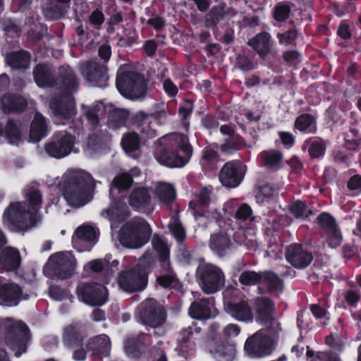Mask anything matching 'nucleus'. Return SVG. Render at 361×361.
<instances>
[{"mask_svg":"<svg viewBox=\"0 0 361 361\" xmlns=\"http://www.w3.org/2000/svg\"><path fill=\"white\" fill-rule=\"evenodd\" d=\"M0 338L14 352L16 357H19L26 353L29 332L25 324L15 322L9 318L0 319Z\"/></svg>","mask_w":361,"mask_h":361,"instance_id":"obj_6","label":"nucleus"},{"mask_svg":"<svg viewBox=\"0 0 361 361\" xmlns=\"http://www.w3.org/2000/svg\"><path fill=\"white\" fill-rule=\"evenodd\" d=\"M184 104L178 108V115L181 118L182 124L188 129L190 126L189 118L193 111V101L190 99H184Z\"/></svg>","mask_w":361,"mask_h":361,"instance_id":"obj_54","label":"nucleus"},{"mask_svg":"<svg viewBox=\"0 0 361 361\" xmlns=\"http://www.w3.org/2000/svg\"><path fill=\"white\" fill-rule=\"evenodd\" d=\"M59 75L63 87L68 92H73L78 82L73 71L69 66H62L59 68Z\"/></svg>","mask_w":361,"mask_h":361,"instance_id":"obj_43","label":"nucleus"},{"mask_svg":"<svg viewBox=\"0 0 361 361\" xmlns=\"http://www.w3.org/2000/svg\"><path fill=\"white\" fill-rule=\"evenodd\" d=\"M152 121V115L144 111L137 112L133 118V124L140 128L142 134L146 135L148 137H152L155 135V130L150 126Z\"/></svg>","mask_w":361,"mask_h":361,"instance_id":"obj_40","label":"nucleus"},{"mask_svg":"<svg viewBox=\"0 0 361 361\" xmlns=\"http://www.w3.org/2000/svg\"><path fill=\"white\" fill-rule=\"evenodd\" d=\"M270 329H261L252 336L248 337L245 343L244 349L250 355L262 357L271 352L274 340L279 334H274Z\"/></svg>","mask_w":361,"mask_h":361,"instance_id":"obj_10","label":"nucleus"},{"mask_svg":"<svg viewBox=\"0 0 361 361\" xmlns=\"http://www.w3.org/2000/svg\"><path fill=\"white\" fill-rule=\"evenodd\" d=\"M291 12L290 6L286 1H281L276 4L273 9V18L279 22H286L290 17Z\"/></svg>","mask_w":361,"mask_h":361,"instance_id":"obj_51","label":"nucleus"},{"mask_svg":"<svg viewBox=\"0 0 361 361\" xmlns=\"http://www.w3.org/2000/svg\"><path fill=\"white\" fill-rule=\"evenodd\" d=\"M231 240L228 235L224 232L213 233L209 239V247L219 256H224L226 249L230 246Z\"/></svg>","mask_w":361,"mask_h":361,"instance_id":"obj_37","label":"nucleus"},{"mask_svg":"<svg viewBox=\"0 0 361 361\" xmlns=\"http://www.w3.org/2000/svg\"><path fill=\"white\" fill-rule=\"evenodd\" d=\"M128 116V111L114 107V128L125 126Z\"/></svg>","mask_w":361,"mask_h":361,"instance_id":"obj_63","label":"nucleus"},{"mask_svg":"<svg viewBox=\"0 0 361 361\" xmlns=\"http://www.w3.org/2000/svg\"><path fill=\"white\" fill-rule=\"evenodd\" d=\"M308 143H310L308 153L311 159H319L324 156L326 145L322 139L315 140L312 142L310 140H306L305 144L307 145Z\"/></svg>","mask_w":361,"mask_h":361,"instance_id":"obj_47","label":"nucleus"},{"mask_svg":"<svg viewBox=\"0 0 361 361\" xmlns=\"http://www.w3.org/2000/svg\"><path fill=\"white\" fill-rule=\"evenodd\" d=\"M1 102V109L4 113L23 111L27 104L24 98L10 94L4 95Z\"/></svg>","mask_w":361,"mask_h":361,"instance_id":"obj_38","label":"nucleus"},{"mask_svg":"<svg viewBox=\"0 0 361 361\" xmlns=\"http://www.w3.org/2000/svg\"><path fill=\"white\" fill-rule=\"evenodd\" d=\"M59 187L64 198L71 206H83L92 198L93 178L82 170L68 171L62 176Z\"/></svg>","mask_w":361,"mask_h":361,"instance_id":"obj_2","label":"nucleus"},{"mask_svg":"<svg viewBox=\"0 0 361 361\" xmlns=\"http://www.w3.org/2000/svg\"><path fill=\"white\" fill-rule=\"evenodd\" d=\"M156 283L165 289H176L178 285L179 284V280L176 272L165 273L157 276Z\"/></svg>","mask_w":361,"mask_h":361,"instance_id":"obj_49","label":"nucleus"},{"mask_svg":"<svg viewBox=\"0 0 361 361\" xmlns=\"http://www.w3.org/2000/svg\"><path fill=\"white\" fill-rule=\"evenodd\" d=\"M149 336L148 334L142 333L127 338L124 343L126 354L133 358L140 357L146 348V339Z\"/></svg>","mask_w":361,"mask_h":361,"instance_id":"obj_27","label":"nucleus"},{"mask_svg":"<svg viewBox=\"0 0 361 361\" xmlns=\"http://www.w3.org/2000/svg\"><path fill=\"white\" fill-rule=\"evenodd\" d=\"M33 75L35 82L39 87H49L54 84L51 68L49 66L37 65L33 71Z\"/></svg>","mask_w":361,"mask_h":361,"instance_id":"obj_39","label":"nucleus"},{"mask_svg":"<svg viewBox=\"0 0 361 361\" xmlns=\"http://www.w3.org/2000/svg\"><path fill=\"white\" fill-rule=\"evenodd\" d=\"M133 183V180L127 173H122L114 177V189H117L118 192L128 190Z\"/></svg>","mask_w":361,"mask_h":361,"instance_id":"obj_55","label":"nucleus"},{"mask_svg":"<svg viewBox=\"0 0 361 361\" xmlns=\"http://www.w3.org/2000/svg\"><path fill=\"white\" fill-rule=\"evenodd\" d=\"M0 298L3 303L7 306L17 305L21 299H26L23 296L22 290L16 283H5L0 286Z\"/></svg>","mask_w":361,"mask_h":361,"instance_id":"obj_26","label":"nucleus"},{"mask_svg":"<svg viewBox=\"0 0 361 361\" xmlns=\"http://www.w3.org/2000/svg\"><path fill=\"white\" fill-rule=\"evenodd\" d=\"M6 60L12 68H27L30 64V56L23 51L13 52L7 55Z\"/></svg>","mask_w":361,"mask_h":361,"instance_id":"obj_42","label":"nucleus"},{"mask_svg":"<svg viewBox=\"0 0 361 361\" xmlns=\"http://www.w3.org/2000/svg\"><path fill=\"white\" fill-rule=\"evenodd\" d=\"M169 230L178 243H183L186 238L185 231L180 222L177 221L169 226Z\"/></svg>","mask_w":361,"mask_h":361,"instance_id":"obj_60","label":"nucleus"},{"mask_svg":"<svg viewBox=\"0 0 361 361\" xmlns=\"http://www.w3.org/2000/svg\"><path fill=\"white\" fill-rule=\"evenodd\" d=\"M20 264L18 250L13 247H6L0 254V264L6 271L17 269Z\"/></svg>","mask_w":361,"mask_h":361,"instance_id":"obj_33","label":"nucleus"},{"mask_svg":"<svg viewBox=\"0 0 361 361\" xmlns=\"http://www.w3.org/2000/svg\"><path fill=\"white\" fill-rule=\"evenodd\" d=\"M152 232L150 225L144 218L135 216L123 224L118 233V240L125 247L138 249L149 242Z\"/></svg>","mask_w":361,"mask_h":361,"instance_id":"obj_5","label":"nucleus"},{"mask_svg":"<svg viewBox=\"0 0 361 361\" xmlns=\"http://www.w3.org/2000/svg\"><path fill=\"white\" fill-rule=\"evenodd\" d=\"M153 262L150 255H143L135 265L121 271L117 279L120 288L130 293L143 291L147 286Z\"/></svg>","mask_w":361,"mask_h":361,"instance_id":"obj_4","label":"nucleus"},{"mask_svg":"<svg viewBox=\"0 0 361 361\" xmlns=\"http://www.w3.org/2000/svg\"><path fill=\"white\" fill-rule=\"evenodd\" d=\"M245 168V165L240 161L226 162L219 173L220 183L228 188H237L244 179Z\"/></svg>","mask_w":361,"mask_h":361,"instance_id":"obj_13","label":"nucleus"},{"mask_svg":"<svg viewBox=\"0 0 361 361\" xmlns=\"http://www.w3.org/2000/svg\"><path fill=\"white\" fill-rule=\"evenodd\" d=\"M261 166L276 171L283 160V154L276 149L264 150L258 155Z\"/></svg>","mask_w":361,"mask_h":361,"instance_id":"obj_29","label":"nucleus"},{"mask_svg":"<svg viewBox=\"0 0 361 361\" xmlns=\"http://www.w3.org/2000/svg\"><path fill=\"white\" fill-rule=\"evenodd\" d=\"M211 191L207 188H202L196 200L189 202V207L191 209L196 210L197 208L205 209L210 202Z\"/></svg>","mask_w":361,"mask_h":361,"instance_id":"obj_50","label":"nucleus"},{"mask_svg":"<svg viewBox=\"0 0 361 361\" xmlns=\"http://www.w3.org/2000/svg\"><path fill=\"white\" fill-rule=\"evenodd\" d=\"M256 321L262 325H266L264 329H270L274 334H279L281 330L280 323L275 319L274 312L275 304L274 301L267 297L257 298L255 303Z\"/></svg>","mask_w":361,"mask_h":361,"instance_id":"obj_12","label":"nucleus"},{"mask_svg":"<svg viewBox=\"0 0 361 361\" xmlns=\"http://www.w3.org/2000/svg\"><path fill=\"white\" fill-rule=\"evenodd\" d=\"M300 35L299 31L295 27H292L283 32H279L276 35L279 43L286 47L296 46V40Z\"/></svg>","mask_w":361,"mask_h":361,"instance_id":"obj_46","label":"nucleus"},{"mask_svg":"<svg viewBox=\"0 0 361 361\" xmlns=\"http://www.w3.org/2000/svg\"><path fill=\"white\" fill-rule=\"evenodd\" d=\"M77 294L80 300L90 306L102 305L106 300V288L100 284H80Z\"/></svg>","mask_w":361,"mask_h":361,"instance_id":"obj_16","label":"nucleus"},{"mask_svg":"<svg viewBox=\"0 0 361 361\" xmlns=\"http://www.w3.org/2000/svg\"><path fill=\"white\" fill-rule=\"evenodd\" d=\"M325 342L331 349L338 353L343 352L345 348V343L339 335L331 334L326 337Z\"/></svg>","mask_w":361,"mask_h":361,"instance_id":"obj_58","label":"nucleus"},{"mask_svg":"<svg viewBox=\"0 0 361 361\" xmlns=\"http://www.w3.org/2000/svg\"><path fill=\"white\" fill-rule=\"evenodd\" d=\"M47 134V126L45 118L36 113L30 125V139L32 142H39Z\"/></svg>","mask_w":361,"mask_h":361,"instance_id":"obj_35","label":"nucleus"},{"mask_svg":"<svg viewBox=\"0 0 361 361\" xmlns=\"http://www.w3.org/2000/svg\"><path fill=\"white\" fill-rule=\"evenodd\" d=\"M151 202V195L145 187H137L133 189L128 196V204L135 211L141 212Z\"/></svg>","mask_w":361,"mask_h":361,"instance_id":"obj_24","label":"nucleus"},{"mask_svg":"<svg viewBox=\"0 0 361 361\" xmlns=\"http://www.w3.org/2000/svg\"><path fill=\"white\" fill-rule=\"evenodd\" d=\"M252 210L247 204H242L235 211L233 217L239 222H244L247 219H251Z\"/></svg>","mask_w":361,"mask_h":361,"instance_id":"obj_59","label":"nucleus"},{"mask_svg":"<svg viewBox=\"0 0 361 361\" xmlns=\"http://www.w3.org/2000/svg\"><path fill=\"white\" fill-rule=\"evenodd\" d=\"M261 285L266 288V292L282 293L284 289V281L279 275L272 271H262Z\"/></svg>","mask_w":361,"mask_h":361,"instance_id":"obj_30","label":"nucleus"},{"mask_svg":"<svg viewBox=\"0 0 361 361\" xmlns=\"http://www.w3.org/2000/svg\"><path fill=\"white\" fill-rule=\"evenodd\" d=\"M196 276L201 289L207 294L219 291L225 283L222 270L211 264H200L196 269Z\"/></svg>","mask_w":361,"mask_h":361,"instance_id":"obj_9","label":"nucleus"},{"mask_svg":"<svg viewBox=\"0 0 361 361\" xmlns=\"http://www.w3.org/2000/svg\"><path fill=\"white\" fill-rule=\"evenodd\" d=\"M286 261L298 269L307 267L313 260L312 252L300 243H292L286 247Z\"/></svg>","mask_w":361,"mask_h":361,"instance_id":"obj_17","label":"nucleus"},{"mask_svg":"<svg viewBox=\"0 0 361 361\" xmlns=\"http://www.w3.org/2000/svg\"><path fill=\"white\" fill-rule=\"evenodd\" d=\"M317 116L304 113L295 120L294 130L305 134H315L317 131Z\"/></svg>","mask_w":361,"mask_h":361,"instance_id":"obj_28","label":"nucleus"},{"mask_svg":"<svg viewBox=\"0 0 361 361\" xmlns=\"http://www.w3.org/2000/svg\"><path fill=\"white\" fill-rule=\"evenodd\" d=\"M262 271H244L239 276V282L245 286L261 285Z\"/></svg>","mask_w":361,"mask_h":361,"instance_id":"obj_53","label":"nucleus"},{"mask_svg":"<svg viewBox=\"0 0 361 361\" xmlns=\"http://www.w3.org/2000/svg\"><path fill=\"white\" fill-rule=\"evenodd\" d=\"M167 314L164 307L154 298H147L139 307V318L143 324L157 328L166 321Z\"/></svg>","mask_w":361,"mask_h":361,"instance_id":"obj_11","label":"nucleus"},{"mask_svg":"<svg viewBox=\"0 0 361 361\" xmlns=\"http://www.w3.org/2000/svg\"><path fill=\"white\" fill-rule=\"evenodd\" d=\"M64 341L70 347H73L75 343L80 342L79 335L75 331L73 326H69L66 329L64 332Z\"/></svg>","mask_w":361,"mask_h":361,"instance_id":"obj_62","label":"nucleus"},{"mask_svg":"<svg viewBox=\"0 0 361 361\" xmlns=\"http://www.w3.org/2000/svg\"><path fill=\"white\" fill-rule=\"evenodd\" d=\"M344 300L349 307H357L360 301L361 295L359 290H348L343 295Z\"/></svg>","mask_w":361,"mask_h":361,"instance_id":"obj_61","label":"nucleus"},{"mask_svg":"<svg viewBox=\"0 0 361 361\" xmlns=\"http://www.w3.org/2000/svg\"><path fill=\"white\" fill-rule=\"evenodd\" d=\"M201 331V327L197 325V322H193L187 328L183 329L180 331L178 349L180 354L185 358H188L192 354L195 345L194 341L197 338Z\"/></svg>","mask_w":361,"mask_h":361,"instance_id":"obj_18","label":"nucleus"},{"mask_svg":"<svg viewBox=\"0 0 361 361\" xmlns=\"http://www.w3.org/2000/svg\"><path fill=\"white\" fill-rule=\"evenodd\" d=\"M116 87L123 97L132 101L142 99L147 94V80L142 73L137 71L118 73Z\"/></svg>","mask_w":361,"mask_h":361,"instance_id":"obj_7","label":"nucleus"},{"mask_svg":"<svg viewBox=\"0 0 361 361\" xmlns=\"http://www.w3.org/2000/svg\"><path fill=\"white\" fill-rule=\"evenodd\" d=\"M312 361H341L334 352H319Z\"/></svg>","mask_w":361,"mask_h":361,"instance_id":"obj_64","label":"nucleus"},{"mask_svg":"<svg viewBox=\"0 0 361 361\" xmlns=\"http://www.w3.org/2000/svg\"><path fill=\"white\" fill-rule=\"evenodd\" d=\"M75 234L80 243L87 244L84 251H90L97 240V233L94 228L88 225L79 226Z\"/></svg>","mask_w":361,"mask_h":361,"instance_id":"obj_36","label":"nucleus"},{"mask_svg":"<svg viewBox=\"0 0 361 361\" xmlns=\"http://www.w3.org/2000/svg\"><path fill=\"white\" fill-rule=\"evenodd\" d=\"M80 71L87 81L97 86H104L108 80L106 66L96 62L84 63L80 67Z\"/></svg>","mask_w":361,"mask_h":361,"instance_id":"obj_20","label":"nucleus"},{"mask_svg":"<svg viewBox=\"0 0 361 361\" xmlns=\"http://www.w3.org/2000/svg\"><path fill=\"white\" fill-rule=\"evenodd\" d=\"M318 225L324 231V237L331 248L338 247L343 240L341 230L334 217L328 212H322L317 217Z\"/></svg>","mask_w":361,"mask_h":361,"instance_id":"obj_15","label":"nucleus"},{"mask_svg":"<svg viewBox=\"0 0 361 361\" xmlns=\"http://www.w3.org/2000/svg\"><path fill=\"white\" fill-rule=\"evenodd\" d=\"M245 147L244 138L239 134H235L224 140L221 145V151L224 153L232 154L237 151L243 149Z\"/></svg>","mask_w":361,"mask_h":361,"instance_id":"obj_41","label":"nucleus"},{"mask_svg":"<svg viewBox=\"0 0 361 361\" xmlns=\"http://www.w3.org/2000/svg\"><path fill=\"white\" fill-rule=\"evenodd\" d=\"M73 145V137L63 133L55 141L47 144L45 146V151L51 157L61 159L68 155L72 151L75 152Z\"/></svg>","mask_w":361,"mask_h":361,"instance_id":"obj_19","label":"nucleus"},{"mask_svg":"<svg viewBox=\"0 0 361 361\" xmlns=\"http://www.w3.org/2000/svg\"><path fill=\"white\" fill-rule=\"evenodd\" d=\"M215 346L210 350L218 361H233L235 356V346L228 342H214Z\"/></svg>","mask_w":361,"mask_h":361,"instance_id":"obj_32","label":"nucleus"},{"mask_svg":"<svg viewBox=\"0 0 361 361\" xmlns=\"http://www.w3.org/2000/svg\"><path fill=\"white\" fill-rule=\"evenodd\" d=\"M26 198L30 203L29 207L25 202H12L3 213L4 225L13 231H27L36 224L35 214L42 203V195L37 189L31 188Z\"/></svg>","mask_w":361,"mask_h":361,"instance_id":"obj_1","label":"nucleus"},{"mask_svg":"<svg viewBox=\"0 0 361 361\" xmlns=\"http://www.w3.org/2000/svg\"><path fill=\"white\" fill-rule=\"evenodd\" d=\"M336 35L339 39L345 42L352 39L353 33L349 20L344 19L341 20L336 30Z\"/></svg>","mask_w":361,"mask_h":361,"instance_id":"obj_56","label":"nucleus"},{"mask_svg":"<svg viewBox=\"0 0 361 361\" xmlns=\"http://www.w3.org/2000/svg\"><path fill=\"white\" fill-rule=\"evenodd\" d=\"M87 347L94 354L106 357L111 353V340L106 335H100L90 339Z\"/></svg>","mask_w":361,"mask_h":361,"instance_id":"obj_34","label":"nucleus"},{"mask_svg":"<svg viewBox=\"0 0 361 361\" xmlns=\"http://www.w3.org/2000/svg\"><path fill=\"white\" fill-rule=\"evenodd\" d=\"M49 264L54 274L59 279L71 277L76 267V259L72 253L58 252L51 255Z\"/></svg>","mask_w":361,"mask_h":361,"instance_id":"obj_14","label":"nucleus"},{"mask_svg":"<svg viewBox=\"0 0 361 361\" xmlns=\"http://www.w3.org/2000/svg\"><path fill=\"white\" fill-rule=\"evenodd\" d=\"M50 107L56 118L57 124L66 123L75 115V109L73 102L68 101L66 103L58 102L56 99L50 101Z\"/></svg>","mask_w":361,"mask_h":361,"instance_id":"obj_23","label":"nucleus"},{"mask_svg":"<svg viewBox=\"0 0 361 361\" xmlns=\"http://www.w3.org/2000/svg\"><path fill=\"white\" fill-rule=\"evenodd\" d=\"M219 160L217 145H209L202 149L200 164L204 170L212 171L216 169Z\"/></svg>","mask_w":361,"mask_h":361,"instance_id":"obj_31","label":"nucleus"},{"mask_svg":"<svg viewBox=\"0 0 361 361\" xmlns=\"http://www.w3.org/2000/svg\"><path fill=\"white\" fill-rule=\"evenodd\" d=\"M20 135V123L17 121H8L5 128V135L8 143L11 145H18Z\"/></svg>","mask_w":361,"mask_h":361,"instance_id":"obj_45","label":"nucleus"},{"mask_svg":"<svg viewBox=\"0 0 361 361\" xmlns=\"http://www.w3.org/2000/svg\"><path fill=\"white\" fill-rule=\"evenodd\" d=\"M305 202L296 200L288 205L290 213L297 219L306 220L313 214L312 211L307 209Z\"/></svg>","mask_w":361,"mask_h":361,"instance_id":"obj_44","label":"nucleus"},{"mask_svg":"<svg viewBox=\"0 0 361 361\" xmlns=\"http://www.w3.org/2000/svg\"><path fill=\"white\" fill-rule=\"evenodd\" d=\"M224 310L237 321L251 323L254 314L245 294L239 289L226 288L223 292Z\"/></svg>","mask_w":361,"mask_h":361,"instance_id":"obj_8","label":"nucleus"},{"mask_svg":"<svg viewBox=\"0 0 361 361\" xmlns=\"http://www.w3.org/2000/svg\"><path fill=\"white\" fill-rule=\"evenodd\" d=\"M156 193L159 200L164 204H171L176 198V191L173 185L163 184L156 188Z\"/></svg>","mask_w":361,"mask_h":361,"instance_id":"obj_48","label":"nucleus"},{"mask_svg":"<svg viewBox=\"0 0 361 361\" xmlns=\"http://www.w3.org/2000/svg\"><path fill=\"white\" fill-rule=\"evenodd\" d=\"M192 153L193 148L188 137L178 133L157 150L155 159L161 165L168 168H182L189 162Z\"/></svg>","mask_w":361,"mask_h":361,"instance_id":"obj_3","label":"nucleus"},{"mask_svg":"<svg viewBox=\"0 0 361 361\" xmlns=\"http://www.w3.org/2000/svg\"><path fill=\"white\" fill-rule=\"evenodd\" d=\"M124 36H121L116 42L121 47H130L137 43V35L134 30H126Z\"/></svg>","mask_w":361,"mask_h":361,"instance_id":"obj_57","label":"nucleus"},{"mask_svg":"<svg viewBox=\"0 0 361 361\" xmlns=\"http://www.w3.org/2000/svg\"><path fill=\"white\" fill-rule=\"evenodd\" d=\"M131 214L128 204L114 198V222H124Z\"/></svg>","mask_w":361,"mask_h":361,"instance_id":"obj_52","label":"nucleus"},{"mask_svg":"<svg viewBox=\"0 0 361 361\" xmlns=\"http://www.w3.org/2000/svg\"><path fill=\"white\" fill-rule=\"evenodd\" d=\"M247 44L261 57L264 58L271 51L272 47L271 36L267 32H262L249 39Z\"/></svg>","mask_w":361,"mask_h":361,"instance_id":"obj_25","label":"nucleus"},{"mask_svg":"<svg viewBox=\"0 0 361 361\" xmlns=\"http://www.w3.org/2000/svg\"><path fill=\"white\" fill-rule=\"evenodd\" d=\"M121 146L124 152L134 159H138L142 154V142L140 135L134 132H127L122 136Z\"/></svg>","mask_w":361,"mask_h":361,"instance_id":"obj_22","label":"nucleus"},{"mask_svg":"<svg viewBox=\"0 0 361 361\" xmlns=\"http://www.w3.org/2000/svg\"><path fill=\"white\" fill-rule=\"evenodd\" d=\"M214 298H202L191 302L189 309V316L197 320H207L212 316V308L214 305Z\"/></svg>","mask_w":361,"mask_h":361,"instance_id":"obj_21","label":"nucleus"}]
</instances>
